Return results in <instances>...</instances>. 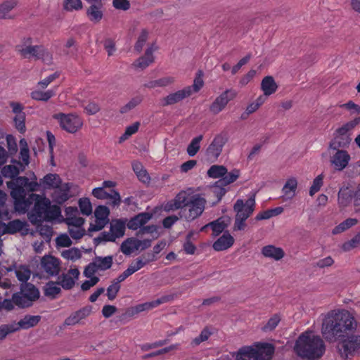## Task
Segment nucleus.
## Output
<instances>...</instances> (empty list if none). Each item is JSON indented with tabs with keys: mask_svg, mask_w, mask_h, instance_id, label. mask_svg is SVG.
<instances>
[{
	"mask_svg": "<svg viewBox=\"0 0 360 360\" xmlns=\"http://www.w3.org/2000/svg\"><path fill=\"white\" fill-rule=\"evenodd\" d=\"M32 175V181L26 176H20L8 183V188L11 190L10 194L17 212L25 213L34 202L33 209L28 214V219L32 224H36L43 221L50 200L32 193L39 188L37 176L34 174Z\"/></svg>",
	"mask_w": 360,
	"mask_h": 360,
	"instance_id": "nucleus-1",
	"label": "nucleus"
},
{
	"mask_svg": "<svg viewBox=\"0 0 360 360\" xmlns=\"http://www.w3.org/2000/svg\"><path fill=\"white\" fill-rule=\"evenodd\" d=\"M357 327V321L349 311L331 310L323 319L321 333L326 341L335 342L349 333H355Z\"/></svg>",
	"mask_w": 360,
	"mask_h": 360,
	"instance_id": "nucleus-2",
	"label": "nucleus"
},
{
	"mask_svg": "<svg viewBox=\"0 0 360 360\" xmlns=\"http://www.w3.org/2000/svg\"><path fill=\"white\" fill-rule=\"evenodd\" d=\"M294 351L303 359L316 360L325 353L326 345L323 339L312 331H305L297 339Z\"/></svg>",
	"mask_w": 360,
	"mask_h": 360,
	"instance_id": "nucleus-3",
	"label": "nucleus"
},
{
	"mask_svg": "<svg viewBox=\"0 0 360 360\" xmlns=\"http://www.w3.org/2000/svg\"><path fill=\"white\" fill-rule=\"evenodd\" d=\"M275 348L270 343H257L255 347L245 346L237 352L236 360H271Z\"/></svg>",
	"mask_w": 360,
	"mask_h": 360,
	"instance_id": "nucleus-4",
	"label": "nucleus"
},
{
	"mask_svg": "<svg viewBox=\"0 0 360 360\" xmlns=\"http://www.w3.org/2000/svg\"><path fill=\"white\" fill-rule=\"evenodd\" d=\"M201 74L202 71L198 70L197 77L194 79L193 85L188 86L183 89L169 94L166 97L162 98L161 99V105L162 106H167L178 103L184 98L191 96L193 93L200 91L202 87V78L201 77Z\"/></svg>",
	"mask_w": 360,
	"mask_h": 360,
	"instance_id": "nucleus-5",
	"label": "nucleus"
},
{
	"mask_svg": "<svg viewBox=\"0 0 360 360\" xmlns=\"http://www.w3.org/2000/svg\"><path fill=\"white\" fill-rule=\"evenodd\" d=\"M337 351L343 359L354 357L360 353V335L349 333L338 341Z\"/></svg>",
	"mask_w": 360,
	"mask_h": 360,
	"instance_id": "nucleus-6",
	"label": "nucleus"
},
{
	"mask_svg": "<svg viewBox=\"0 0 360 360\" xmlns=\"http://www.w3.org/2000/svg\"><path fill=\"white\" fill-rule=\"evenodd\" d=\"M239 176V170L233 169L231 172H227L223 178L219 179L210 188V192L207 193V198L211 197L212 195L215 197V200L209 202V203L212 205L218 203L226 193V190L224 187L236 181Z\"/></svg>",
	"mask_w": 360,
	"mask_h": 360,
	"instance_id": "nucleus-7",
	"label": "nucleus"
},
{
	"mask_svg": "<svg viewBox=\"0 0 360 360\" xmlns=\"http://www.w3.org/2000/svg\"><path fill=\"white\" fill-rule=\"evenodd\" d=\"M53 117L59 121L60 127L68 133H76L83 125L82 120L75 114L58 113L54 115Z\"/></svg>",
	"mask_w": 360,
	"mask_h": 360,
	"instance_id": "nucleus-8",
	"label": "nucleus"
},
{
	"mask_svg": "<svg viewBox=\"0 0 360 360\" xmlns=\"http://www.w3.org/2000/svg\"><path fill=\"white\" fill-rule=\"evenodd\" d=\"M255 208V195L250 196L245 202L242 199H238L234 205L233 211L236 217L248 219L254 212Z\"/></svg>",
	"mask_w": 360,
	"mask_h": 360,
	"instance_id": "nucleus-9",
	"label": "nucleus"
},
{
	"mask_svg": "<svg viewBox=\"0 0 360 360\" xmlns=\"http://www.w3.org/2000/svg\"><path fill=\"white\" fill-rule=\"evenodd\" d=\"M110 210L105 205L98 206L94 211L95 223L91 224L88 229L89 231H98L103 229L109 222L108 216Z\"/></svg>",
	"mask_w": 360,
	"mask_h": 360,
	"instance_id": "nucleus-10",
	"label": "nucleus"
},
{
	"mask_svg": "<svg viewBox=\"0 0 360 360\" xmlns=\"http://www.w3.org/2000/svg\"><path fill=\"white\" fill-rule=\"evenodd\" d=\"M172 299L173 297L172 295H164L155 300L139 304L136 305L134 307L128 309L126 313L129 316H133L134 315L141 313L142 311H148L153 308H155L162 304L169 302Z\"/></svg>",
	"mask_w": 360,
	"mask_h": 360,
	"instance_id": "nucleus-11",
	"label": "nucleus"
},
{
	"mask_svg": "<svg viewBox=\"0 0 360 360\" xmlns=\"http://www.w3.org/2000/svg\"><path fill=\"white\" fill-rule=\"evenodd\" d=\"M330 154V162L335 171L341 172L349 165L351 160L350 155L346 150H337Z\"/></svg>",
	"mask_w": 360,
	"mask_h": 360,
	"instance_id": "nucleus-12",
	"label": "nucleus"
},
{
	"mask_svg": "<svg viewBox=\"0 0 360 360\" xmlns=\"http://www.w3.org/2000/svg\"><path fill=\"white\" fill-rule=\"evenodd\" d=\"M79 274L77 268H71L67 273H63L58 276L57 284L61 285L65 290H70L75 286Z\"/></svg>",
	"mask_w": 360,
	"mask_h": 360,
	"instance_id": "nucleus-13",
	"label": "nucleus"
},
{
	"mask_svg": "<svg viewBox=\"0 0 360 360\" xmlns=\"http://www.w3.org/2000/svg\"><path fill=\"white\" fill-rule=\"evenodd\" d=\"M112 193L110 194L102 187L95 188L92 191V195L97 199L110 200L109 204L112 207H118L121 202V197L120 193L112 189Z\"/></svg>",
	"mask_w": 360,
	"mask_h": 360,
	"instance_id": "nucleus-14",
	"label": "nucleus"
},
{
	"mask_svg": "<svg viewBox=\"0 0 360 360\" xmlns=\"http://www.w3.org/2000/svg\"><path fill=\"white\" fill-rule=\"evenodd\" d=\"M235 96V92L229 90L225 91L212 103L210 107V112L214 115L218 114L225 108L229 101L232 100Z\"/></svg>",
	"mask_w": 360,
	"mask_h": 360,
	"instance_id": "nucleus-15",
	"label": "nucleus"
},
{
	"mask_svg": "<svg viewBox=\"0 0 360 360\" xmlns=\"http://www.w3.org/2000/svg\"><path fill=\"white\" fill-rule=\"evenodd\" d=\"M226 141L224 136H215L206 150V158L210 162L215 161L219 156Z\"/></svg>",
	"mask_w": 360,
	"mask_h": 360,
	"instance_id": "nucleus-16",
	"label": "nucleus"
},
{
	"mask_svg": "<svg viewBox=\"0 0 360 360\" xmlns=\"http://www.w3.org/2000/svg\"><path fill=\"white\" fill-rule=\"evenodd\" d=\"M202 197L200 194L193 195V200L188 207V212L186 217L188 220H193L202 213Z\"/></svg>",
	"mask_w": 360,
	"mask_h": 360,
	"instance_id": "nucleus-17",
	"label": "nucleus"
},
{
	"mask_svg": "<svg viewBox=\"0 0 360 360\" xmlns=\"http://www.w3.org/2000/svg\"><path fill=\"white\" fill-rule=\"evenodd\" d=\"M92 311L90 305L85 306L79 310L72 313L64 321V325L67 326H74L80 322V321L89 316Z\"/></svg>",
	"mask_w": 360,
	"mask_h": 360,
	"instance_id": "nucleus-18",
	"label": "nucleus"
},
{
	"mask_svg": "<svg viewBox=\"0 0 360 360\" xmlns=\"http://www.w3.org/2000/svg\"><path fill=\"white\" fill-rule=\"evenodd\" d=\"M156 49L157 47L155 46V44H152L149 47L146 49L144 56H141L137 60H136L132 65L141 70L146 69L154 62L155 58L153 56V52Z\"/></svg>",
	"mask_w": 360,
	"mask_h": 360,
	"instance_id": "nucleus-19",
	"label": "nucleus"
},
{
	"mask_svg": "<svg viewBox=\"0 0 360 360\" xmlns=\"http://www.w3.org/2000/svg\"><path fill=\"white\" fill-rule=\"evenodd\" d=\"M41 267L50 276H56L60 271V260L55 257L44 256L41 262Z\"/></svg>",
	"mask_w": 360,
	"mask_h": 360,
	"instance_id": "nucleus-20",
	"label": "nucleus"
},
{
	"mask_svg": "<svg viewBox=\"0 0 360 360\" xmlns=\"http://www.w3.org/2000/svg\"><path fill=\"white\" fill-rule=\"evenodd\" d=\"M356 190L353 191L348 186H342L338 194V203L340 208L348 207L354 200Z\"/></svg>",
	"mask_w": 360,
	"mask_h": 360,
	"instance_id": "nucleus-21",
	"label": "nucleus"
},
{
	"mask_svg": "<svg viewBox=\"0 0 360 360\" xmlns=\"http://www.w3.org/2000/svg\"><path fill=\"white\" fill-rule=\"evenodd\" d=\"M234 241V238L228 231H226L214 242L212 248L217 252L224 251L232 247Z\"/></svg>",
	"mask_w": 360,
	"mask_h": 360,
	"instance_id": "nucleus-22",
	"label": "nucleus"
},
{
	"mask_svg": "<svg viewBox=\"0 0 360 360\" xmlns=\"http://www.w3.org/2000/svg\"><path fill=\"white\" fill-rule=\"evenodd\" d=\"M152 217L148 212H141L132 217L127 223V227L131 230H137L145 225Z\"/></svg>",
	"mask_w": 360,
	"mask_h": 360,
	"instance_id": "nucleus-23",
	"label": "nucleus"
},
{
	"mask_svg": "<svg viewBox=\"0 0 360 360\" xmlns=\"http://www.w3.org/2000/svg\"><path fill=\"white\" fill-rule=\"evenodd\" d=\"M18 53L25 58L34 57L36 59H39L44 56L46 51L42 46H31L30 47L19 49Z\"/></svg>",
	"mask_w": 360,
	"mask_h": 360,
	"instance_id": "nucleus-24",
	"label": "nucleus"
},
{
	"mask_svg": "<svg viewBox=\"0 0 360 360\" xmlns=\"http://www.w3.org/2000/svg\"><path fill=\"white\" fill-rule=\"evenodd\" d=\"M62 183L61 179L57 174H47L43 179H40L39 184L44 188H58Z\"/></svg>",
	"mask_w": 360,
	"mask_h": 360,
	"instance_id": "nucleus-25",
	"label": "nucleus"
},
{
	"mask_svg": "<svg viewBox=\"0 0 360 360\" xmlns=\"http://www.w3.org/2000/svg\"><path fill=\"white\" fill-rule=\"evenodd\" d=\"M262 254L265 257L271 258L276 261L281 259L285 255L284 251L282 248L272 245L263 247L262 249Z\"/></svg>",
	"mask_w": 360,
	"mask_h": 360,
	"instance_id": "nucleus-26",
	"label": "nucleus"
},
{
	"mask_svg": "<svg viewBox=\"0 0 360 360\" xmlns=\"http://www.w3.org/2000/svg\"><path fill=\"white\" fill-rule=\"evenodd\" d=\"M86 15L90 21L98 22L103 16V4L91 5L86 10Z\"/></svg>",
	"mask_w": 360,
	"mask_h": 360,
	"instance_id": "nucleus-27",
	"label": "nucleus"
},
{
	"mask_svg": "<svg viewBox=\"0 0 360 360\" xmlns=\"http://www.w3.org/2000/svg\"><path fill=\"white\" fill-rule=\"evenodd\" d=\"M351 141L349 136H334L330 142L329 150H344L342 148L347 147Z\"/></svg>",
	"mask_w": 360,
	"mask_h": 360,
	"instance_id": "nucleus-28",
	"label": "nucleus"
},
{
	"mask_svg": "<svg viewBox=\"0 0 360 360\" xmlns=\"http://www.w3.org/2000/svg\"><path fill=\"white\" fill-rule=\"evenodd\" d=\"M1 226H4V233L14 234L23 229L25 222L20 219H14L7 224L2 222Z\"/></svg>",
	"mask_w": 360,
	"mask_h": 360,
	"instance_id": "nucleus-29",
	"label": "nucleus"
},
{
	"mask_svg": "<svg viewBox=\"0 0 360 360\" xmlns=\"http://www.w3.org/2000/svg\"><path fill=\"white\" fill-rule=\"evenodd\" d=\"M155 260L154 255L150 253H147L142 255L141 257L136 258L134 262H132L129 266H131L134 272L142 269L147 264L150 263Z\"/></svg>",
	"mask_w": 360,
	"mask_h": 360,
	"instance_id": "nucleus-30",
	"label": "nucleus"
},
{
	"mask_svg": "<svg viewBox=\"0 0 360 360\" xmlns=\"http://www.w3.org/2000/svg\"><path fill=\"white\" fill-rule=\"evenodd\" d=\"M20 292L32 300V302L37 300L39 297V291L33 284L30 283H22Z\"/></svg>",
	"mask_w": 360,
	"mask_h": 360,
	"instance_id": "nucleus-31",
	"label": "nucleus"
},
{
	"mask_svg": "<svg viewBox=\"0 0 360 360\" xmlns=\"http://www.w3.org/2000/svg\"><path fill=\"white\" fill-rule=\"evenodd\" d=\"M261 88L264 96H270L276 92L278 86L273 77L266 76L262 81Z\"/></svg>",
	"mask_w": 360,
	"mask_h": 360,
	"instance_id": "nucleus-32",
	"label": "nucleus"
},
{
	"mask_svg": "<svg viewBox=\"0 0 360 360\" xmlns=\"http://www.w3.org/2000/svg\"><path fill=\"white\" fill-rule=\"evenodd\" d=\"M191 189L188 191H180L174 198L175 201L179 209L186 207L193 200V195Z\"/></svg>",
	"mask_w": 360,
	"mask_h": 360,
	"instance_id": "nucleus-33",
	"label": "nucleus"
},
{
	"mask_svg": "<svg viewBox=\"0 0 360 360\" xmlns=\"http://www.w3.org/2000/svg\"><path fill=\"white\" fill-rule=\"evenodd\" d=\"M297 181L295 178L288 179L284 184L282 192L288 199H292L295 195Z\"/></svg>",
	"mask_w": 360,
	"mask_h": 360,
	"instance_id": "nucleus-34",
	"label": "nucleus"
},
{
	"mask_svg": "<svg viewBox=\"0 0 360 360\" xmlns=\"http://www.w3.org/2000/svg\"><path fill=\"white\" fill-rule=\"evenodd\" d=\"M69 191L70 187L68 184H65L63 188H58L53 195L54 201L58 204L64 203L70 198Z\"/></svg>",
	"mask_w": 360,
	"mask_h": 360,
	"instance_id": "nucleus-35",
	"label": "nucleus"
},
{
	"mask_svg": "<svg viewBox=\"0 0 360 360\" xmlns=\"http://www.w3.org/2000/svg\"><path fill=\"white\" fill-rule=\"evenodd\" d=\"M227 224L225 223L224 220L221 218H219L215 221H213L206 225H204V229L205 228L210 227L212 230V234L214 236H217L221 233H224L225 229L226 228Z\"/></svg>",
	"mask_w": 360,
	"mask_h": 360,
	"instance_id": "nucleus-36",
	"label": "nucleus"
},
{
	"mask_svg": "<svg viewBox=\"0 0 360 360\" xmlns=\"http://www.w3.org/2000/svg\"><path fill=\"white\" fill-rule=\"evenodd\" d=\"M132 168L141 181L143 183H148L150 181V177L141 162H134L132 163Z\"/></svg>",
	"mask_w": 360,
	"mask_h": 360,
	"instance_id": "nucleus-37",
	"label": "nucleus"
},
{
	"mask_svg": "<svg viewBox=\"0 0 360 360\" xmlns=\"http://www.w3.org/2000/svg\"><path fill=\"white\" fill-rule=\"evenodd\" d=\"M41 320V316L39 315L32 316L26 315L22 319L18 321V326L22 329H28L34 327L38 324Z\"/></svg>",
	"mask_w": 360,
	"mask_h": 360,
	"instance_id": "nucleus-38",
	"label": "nucleus"
},
{
	"mask_svg": "<svg viewBox=\"0 0 360 360\" xmlns=\"http://www.w3.org/2000/svg\"><path fill=\"white\" fill-rule=\"evenodd\" d=\"M1 172L4 177L11 179L9 181L6 182V184L8 185V183L13 181L19 177L18 174L20 171L17 166L9 165L4 166L1 169Z\"/></svg>",
	"mask_w": 360,
	"mask_h": 360,
	"instance_id": "nucleus-39",
	"label": "nucleus"
},
{
	"mask_svg": "<svg viewBox=\"0 0 360 360\" xmlns=\"http://www.w3.org/2000/svg\"><path fill=\"white\" fill-rule=\"evenodd\" d=\"M358 224V220L355 218H348L336 226L332 231L333 235L341 233L349 228Z\"/></svg>",
	"mask_w": 360,
	"mask_h": 360,
	"instance_id": "nucleus-40",
	"label": "nucleus"
},
{
	"mask_svg": "<svg viewBox=\"0 0 360 360\" xmlns=\"http://www.w3.org/2000/svg\"><path fill=\"white\" fill-rule=\"evenodd\" d=\"M13 300L16 306L20 308L29 307L32 305L33 302L20 291L13 294Z\"/></svg>",
	"mask_w": 360,
	"mask_h": 360,
	"instance_id": "nucleus-41",
	"label": "nucleus"
},
{
	"mask_svg": "<svg viewBox=\"0 0 360 360\" xmlns=\"http://www.w3.org/2000/svg\"><path fill=\"white\" fill-rule=\"evenodd\" d=\"M16 2L13 0L3 2L0 5V18L2 19L11 18L9 13L16 6Z\"/></svg>",
	"mask_w": 360,
	"mask_h": 360,
	"instance_id": "nucleus-42",
	"label": "nucleus"
},
{
	"mask_svg": "<svg viewBox=\"0 0 360 360\" xmlns=\"http://www.w3.org/2000/svg\"><path fill=\"white\" fill-rule=\"evenodd\" d=\"M61 213L60 208L56 205H51V202L47 207L45 212L44 217H43V221H51L58 218Z\"/></svg>",
	"mask_w": 360,
	"mask_h": 360,
	"instance_id": "nucleus-43",
	"label": "nucleus"
},
{
	"mask_svg": "<svg viewBox=\"0 0 360 360\" xmlns=\"http://www.w3.org/2000/svg\"><path fill=\"white\" fill-rule=\"evenodd\" d=\"M126 229L125 222L121 219L116 220L110 226V231L113 233L114 236L117 238L122 237L124 234Z\"/></svg>",
	"mask_w": 360,
	"mask_h": 360,
	"instance_id": "nucleus-44",
	"label": "nucleus"
},
{
	"mask_svg": "<svg viewBox=\"0 0 360 360\" xmlns=\"http://www.w3.org/2000/svg\"><path fill=\"white\" fill-rule=\"evenodd\" d=\"M207 173L208 176L211 178H223L227 173V169L223 165H214L210 167Z\"/></svg>",
	"mask_w": 360,
	"mask_h": 360,
	"instance_id": "nucleus-45",
	"label": "nucleus"
},
{
	"mask_svg": "<svg viewBox=\"0 0 360 360\" xmlns=\"http://www.w3.org/2000/svg\"><path fill=\"white\" fill-rule=\"evenodd\" d=\"M98 270L105 271L109 269L112 265V257L107 256L105 257H98L94 262Z\"/></svg>",
	"mask_w": 360,
	"mask_h": 360,
	"instance_id": "nucleus-46",
	"label": "nucleus"
},
{
	"mask_svg": "<svg viewBox=\"0 0 360 360\" xmlns=\"http://www.w3.org/2000/svg\"><path fill=\"white\" fill-rule=\"evenodd\" d=\"M120 249L124 255H129L134 250H139V246L136 245L135 239H127L122 243Z\"/></svg>",
	"mask_w": 360,
	"mask_h": 360,
	"instance_id": "nucleus-47",
	"label": "nucleus"
},
{
	"mask_svg": "<svg viewBox=\"0 0 360 360\" xmlns=\"http://www.w3.org/2000/svg\"><path fill=\"white\" fill-rule=\"evenodd\" d=\"M56 94L53 90H48L45 92L41 91H34L31 93V97L36 101H47Z\"/></svg>",
	"mask_w": 360,
	"mask_h": 360,
	"instance_id": "nucleus-48",
	"label": "nucleus"
},
{
	"mask_svg": "<svg viewBox=\"0 0 360 360\" xmlns=\"http://www.w3.org/2000/svg\"><path fill=\"white\" fill-rule=\"evenodd\" d=\"M359 122L360 117L355 118L354 120H351L343 124L342 127L338 128L335 131L338 135H345L353 129Z\"/></svg>",
	"mask_w": 360,
	"mask_h": 360,
	"instance_id": "nucleus-49",
	"label": "nucleus"
},
{
	"mask_svg": "<svg viewBox=\"0 0 360 360\" xmlns=\"http://www.w3.org/2000/svg\"><path fill=\"white\" fill-rule=\"evenodd\" d=\"M142 100V97L140 96L132 98L126 105L120 108V112L121 114H124L129 112L139 105Z\"/></svg>",
	"mask_w": 360,
	"mask_h": 360,
	"instance_id": "nucleus-50",
	"label": "nucleus"
},
{
	"mask_svg": "<svg viewBox=\"0 0 360 360\" xmlns=\"http://www.w3.org/2000/svg\"><path fill=\"white\" fill-rule=\"evenodd\" d=\"M15 273L17 278L23 283H27L31 274L30 269L25 266H20L15 269Z\"/></svg>",
	"mask_w": 360,
	"mask_h": 360,
	"instance_id": "nucleus-51",
	"label": "nucleus"
},
{
	"mask_svg": "<svg viewBox=\"0 0 360 360\" xmlns=\"http://www.w3.org/2000/svg\"><path fill=\"white\" fill-rule=\"evenodd\" d=\"M359 245H360V232L356 234L351 240L345 242L342 245V249L345 252H349Z\"/></svg>",
	"mask_w": 360,
	"mask_h": 360,
	"instance_id": "nucleus-52",
	"label": "nucleus"
},
{
	"mask_svg": "<svg viewBox=\"0 0 360 360\" xmlns=\"http://www.w3.org/2000/svg\"><path fill=\"white\" fill-rule=\"evenodd\" d=\"M60 291V288L57 286L56 283L52 281L47 283L44 287V295L51 298H55Z\"/></svg>",
	"mask_w": 360,
	"mask_h": 360,
	"instance_id": "nucleus-53",
	"label": "nucleus"
},
{
	"mask_svg": "<svg viewBox=\"0 0 360 360\" xmlns=\"http://www.w3.org/2000/svg\"><path fill=\"white\" fill-rule=\"evenodd\" d=\"M79 207L81 213L84 215L89 216L92 213V205L89 199L87 198L79 199Z\"/></svg>",
	"mask_w": 360,
	"mask_h": 360,
	"instance_id": "nucleus-54",
	"label": "nucleus"
},
{
	"mask_svg": "<svg viewBox=\"0 0 360 360\" xmlns=\"http://www.w3.org/2000/svg\"><path fill=\"white\" fill-rule=\"evenodd\" d=\"M148 37V32L146 30H142L135 45L134 51L141 53Z\"/></svg>",
	"mask_w": 360,
	"mask_h": 360,
	"instance_id": "nucleus-55",
	"label": "nucleus"
},
{
	"mask_svg": "<svg viewBox=\"0 0 360 360\" xmlns=\"http://www.w3.org/2000/svg\"><path fill=\"white\" fill-rule=\"evenodd\" d=\"M280 321V316L278 314H274L268 320L267 323L262 328V331L265 333L272 331L278 325Z\"/></svg>",
	"mask_w": 360,
	"mask_h": 360,
	"instance_id": "nucleus-56",
	"label": "nucleus"
},
{
	"mask_svg": "<svg viewBox=\"0 0 360 360\" xmlns=\"http://www.w3.org/2000/svg\"><path fill=\"white\" fill-rule=\"evenodd\" d=\"M63 8L68 11L80 10L82 8L81 0H64Z\"/></svg>",
	"mask_w": 360,
	"mask_h": 360,
	"instance_id": "nucleus-57",
	"label": "nucleus"
},
{
	"mask_svg": "<svg viewBox=\"0 0 360 360\" xmlns=\"http://www.w3.org/2000/svg\"><path fill=\"white\" fill-rule=\"evenodd\" d=\"M25 120V114H20L19 115H15L13 118L15 127L20 134H24L26 130Z\"/></svg>",
	"mask_w": 360,
	"mask_h": 360,
	"instance_id": "nucleus-58",
	"label": "nucleus"
},
{
	"mask_svg": "<svg viewBox=\"0 0 360 360\" xmlns=\"http://www.w3.org/2000/svg\"><path fill=\"white\" fill-rule=\"evenodd\" d=\"M202 136H196L193 139L187 148V153L190 156H194L200 148V141Z\"/></svg>",
	"mask_w": 360,
	"mask_h": 360,
	"instance_id": "nucleus-59",
	"label": "nucleus"
},
{
	"mask_svg": "<svg viewBox=\"0 0 360 360\" xmlns=\"http://www.w3.org/2000/svg\"><path fill=\"white\" fill-rule=\"evenodd\" d=\"M323 175L322 174L318 175L313 181V184L309 189V195L313 196L317 193L323 185Z\"/></svg>",
	"mask_w": 360,
	"mask_h": 360,
	"instance_id": "nucleus-60",
	"label": "nucleus"
},
{
	"mask_svg": "<svg viewBox=\"0 0 360 360\" xmlns=\"http://www.w3.org/2000/svg\"><path fill=\"white\" fill-rule=\"evenodd\" d=\"M81 252L77 249H70L68 250H65L62 252V256L63 258L70 260H76L81 257Z\"/></svg>",
	"mask_w": 360,
	"mask_h": 360,
	"instance_id": "nucleus-61",
	"label": "nucleus"
},
{
	"mask_svg": "<svg viewBox=\"0 0 360 360\" xmlns=\"http://www.w3.org/2000/svg\"><path fill=\"white\" fill-rule=\"evenodd\" d=\"M120 289V285L112 281V284L107 288V296L108 300H114Z\"/></svg>",
	"mask_w": 360,
	"mask_h": 360,
	"instance_id": "nucleus-62",
	"label": "nucleus"
},
{
	"mask_svg": "<svg viewBox=\"0 0 360 360\" xmlns=\"http://www.w3.org/2000/svg\"><path fill=\"white\" fill-rule=\"evenodd\" d=\"M115 240H116V238L114 236L113 233L111 231L110 232L103 231L99 235V236L94 238V241L96 243H99L102 241L114 242V241H115Z\"/></svg>",
	"mask_w": 360,
	"mask_h": 360,
	"instance_id": "nucleus-63",
	"label": "nucleus"
},
{
	"mask_svg": "<svg viewBox=\"0 0 360 360\" xmlns=\"http://www.w3.org/2000/svg\"><path fill=\"white\" fill-rule=\"evenodd\" d=\"M69 234L72 238L78 240L85 235V230L79 227H70Z\"/></svg>",
	"mask_w": 360,
	"mask_h": 360,
	"instance_id": "nucleus-64",
	"label": "nucleus"
}]
</instances>
